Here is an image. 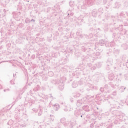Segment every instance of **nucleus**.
<instances>
[{"instance_id":"nucleus-1","label":"nucleus","mask_w":128,"mask_h":128,"mask_svg":"<svg viewBox=\"0 0 128 128\" xmlns=\"http://www.w3.org/2000/svg\"><path fill=\"white\" fill-rule=\"evenodd\" d=\"M94 0H84L83 1V5L80 6L81 10H86V7L92 6V4H94Z\"/></svg>"},{"instance_id":"nucleus-2","label":"nucleus","mask_w":128,"mask_h":128,"mask_svg":"<svg viewBox=\"0 0 128 128\" xmlns=\"http://www.w3.org/2000/svg\"><path fill=\"white\" fill-rule=\"evenodd\" d=\"M110 104L111 106H114V108H120V104H118V102H116L114 100H113L110 102Z\"/></svg>"},{"instance_id":"nucleus-3","label":"nucleus","mask_w":128,"mask_h":128,"mask_svg":"<svg viewBox=\"0 0 128 128\" xmlns=\"http://www.w3.org/2000/svg\"><path fill=\"white\" fill-rule=\"evenodd\" d=\"M105 94H110L112 92V89L110 88L108 84L104 86Z\"/></svg>"},{"instance_id":"nucleus-4","label":"nucleus","mask_w":128,"mask_h":128,"mask_svg":"<svg viewBox=\"0 0 128 128\" xmlns=\"http://www.w3.org/2000/svg\"><path fill=\"white\" fill-rule=\"evenodd\" d=\"M78 84H80V82L74 81L72 84V88H78Z\"/></svg>"},{"instance_id":"nucleus-5","label":"nucleus","mask_w":128,"mask_h":128,"mask_svg":"<svg viewBox=\"0 0 128 128\" xmlns=\"http://www.w3.org/2000/svg\"><path fill=\"white\" fill-rule=\"evenodd\" d=\"M112 60L108 59L106 62L107 66H112Z\"/></svg>"},{"instance_id":"nucleus-6","label":"nucleus","mask_w":128,"mask_h":128,"mask_svg":"<svg viewBox=\"0 0 128 128\" xmlns=\"http://www.w3.org/2000/svg\"><path fill=\"white\" fill-rule=\"evenodd\" d=\"M92 16H94V18H96V16H98V10H96V9H94L92 10Z\"/></svg>"},{"instance_id":"nucleus-7","label":"nucleus","mask_w":128,"mask_h":128,"mask_svg":"<svg viewBox=\"0 0 128 128\" xmlns=\"http://www.w3.org/2000/svg\"><path fill=\"white\" fill-rule=\"evenodd\" d=\"M52 106H54V110H60V104H53Z\"/></svg>"},{"instance_id":"nucleus-8","label":"nucleus","mask_w":128,"mask_h":128,"mask_svg":"<svg viewBox=\"0 0 128 128\" xmlns=\"http://www.w3.org/2000/svg\"><path fill=\"white\" fill-rule=\"evenodd\" d=\"M108 78L110 80H112L114 78V73H111L108 76Z\"/></svg>"},{"instance_id":"nucleus-9","label":"nucleus","mask_w":128,"mask_h":128,"mask_svg":"<svg viewBox=\"0 0 128 128\" xmlns=\"http://www.w3.org/2000/svg\"><path fill=\"white\" fill-rule=\"evenodd\" d=\"M83 110H84V112H90V109H88V106L85 105L82 108Z\"/></svg>"},{"instance_id":"nucleus-10","label":"nucleus","mask_w":128,"mask_h":128,"mask_svg":"<svg viewBox=\"0 0 128 128\" xmlns=\"http://www.w3.org/2000/svg\"><path fill=\"white\" fill-rule=\"evenodd\" d=\"M8 110H10V109H8V108L6 107L1 110L0 112H8Z\"/></svg>"},{"instance_id":"nucleus-11","label":"nucleus","mask_w":128,"mask_h":128,"mask_svg":"<svg viewBox=\"0 0 128 128\" xmlns=\"http://www.w3.org/2000/svg\"><path fill=\"white\" fill-rule=\"evenodd\" d=\"M14 18L17 21L20 20V17L18 16V14H16L14 16Z\"/></svg>"},{"instance_id":"nucleus-12","label":"nucleus","mask_w":128,"mask_h":128,"mask_svg":"<svg viewBox=\"0 0 128 128\" xmlns=\"http://www.w3.org/2000/svg\"><path fill=\"white\" fill-rule=\"evenodd\" d=\"M82 101L80 100H78L77 102H76V106H82Z\"/></svg>"},{"instance_id":"nucleus-13","label":"nucleus","mask_w":128,"mask_h":128,"mask_svg":"<svg viewBox=\"0 0 128 128\" xmlns=\"http://www.w3.org/2000/svg\"><path fill=\"white\" fill-rule=\"evenodd\" d=\"M69 4L71 8H74V2L70 1L69 2Z\"/></svg>"},{"instance_id":"nucleus-14","label":"nucleus","mask_w":128,"mask_h":128,"mask_svg":"<svg viewBox=\"0 0 128 128\" xmlns=\"http://www.w3.org/2000/svg\"><path fill=\"white\" fill-rule=\"evenodd\" d=\"M64 84L63 83L61 84V85L59 86L58 88L60 90H62L64 88Z\"/></svg>"},{"instance_id":"nucleus-15","label":"nucleus","mask_w":128,"mask_h":128,"mask_svg":"<svg viewBox=\"0 0 128 128\" xmlns=\"http://www.w3.org/2000/svg\"><path fill=\"white\" fill-rule=\"evenodd\" d=\"M109 84L113 88H116V87H118V86L116 84H114L112 82H110Z\"/></svg>"},{"instance_id":"nucleus-16","label":"nucleus","mask_w":128,"mask_h":128,"mask_svg":"<svg viewBox=\"0 0 128 128\" xmlns=\"http://www.w3.org/2000/svg\"><path fill=\"white\" fill-rule=\"evenodd\" d=\"M40 90V86H38V85H37L36 86V87H35L34 88V92H36V91H38V90Z\"/></svg>"},{"instance_id":"nucleus-17","label":"nucleus","mask_w":128,"mask_h":128,"mask_svg":"<svg viewBox=\"0 0 128 128\" xmlns=\"http://www.w3.org/2000/svg\"><path fill=\"white\" fill-rule=\"evenodd\" d=\"M99 44H100L101 46H104V41L102 40H100L99 42Z\"/></svg>"},{"instance_id":"nucleus-18","label":"nucleus","mask_w":128,"mask_h":128,"mask_svg":"<svg viewBox=\"0 0 128 128\" xmlns=\"http://www.w3.org/2000/svg\"><path fill=\"white\" fill-rule=\"evenodd\" d=\"M18 26L20 28H24V24L22 23H20L18 24Z\"/></svg>"},{"instance_id":"nucleus-19","label":"nucleus","mask_w":128,"mask_h":128,"mask_svg":"<svg viewBox=\"0 0 128 128\" xmlns=\"http://www.w3.org/2000/svg\"><path fill=\"white\" fill-rule=\"evenodd\" d=\"M25 22L26 24H30V20L28 18H26L25 20Z\"/></svg>"},{"instance_id":"nucleus-20","label":"nucleus","mask_w":128,"mask_h":128,"mask_svg":"<svg viewBox=\"0 0 128 128\" xmlns=\"http://www.w3.org/2000/svg\"><path fill=\"white\" fill-rule=\"evenodd\" d=\"M100 92H106V90L104 89V88H100Z\"/></svg>"},{"instance_id":"nucleus-21","label":"nucleus","mask_w":128,"mask_h":128,"mask_svg":"<svg viewBox=\"0 0 128 128\" xmlns=\"http://www.w3.org/2000/svg\"><path fill=\"white\" fill-rule=\"evenodd\" d=\"M80 94L78 93H77L76 94L74 95V97L75 98H76L80 97Z\"/></svg>"},{"instance_id":"nucleus-22","label":"nucleus","mask_w":128,"mask_h":128,"mask_svg":"<svg viewBox=\"0 0 128 128\" xmlns=\"http://www.w3.org/2000/svg\"><path fill=\"white\" fill-rule=\"evenodd\" d=\"M48 74L50 76H54V72H48Z\"/></svg>"},{"instance_id":"nucleus-23","label":"nucleus","mask_w":128,"mask_h":128,"mask_svg":"<svg viewBox=\"0 0 128 128\" xmlns=\"http://www.w3.org/2000/svg\"><path fill=\"white\" fill-rule=\"evenodd\" d=\"M78 22H84V19H82L80 18H78Z\"/></svg>"},{"instance_id":"nucleus-24","label":"nucleus","mask_w":128,"mask_h":128,"mask_svg":"<svg viewBox=\"0 0 128 128\" xmlns=\"http://www.w3.org/2000/svg\"><path fill=\"white\" fill-rule=\"evenodd\" d=\"M82 50L83 52H86V47L84 46H82Z\"/></svg>"},{"instance_id":"nucleus-25","label":"nucleus","mask_w":128,"mask_h":128,"mask_svg":"<svg viewBox=\"0 0 128 128\" xmlns=\"http://www.w3.org/2000/svg\"><path fill=\"white\" fill-rule=\"evenodd\" d=\"M3 12H4V13L2 14V16H6V10L4 9Z\"/></svg>"},{"instance_id":"nucleus-26","label":"nucleus","mask_w":128,"mask_h":128,"mask_svg":"<svg viewBox=\"0 0 128 128\" xmlns=\"http://www.w3.org/2000/svg\"><path fill=\"white\" fill-rule=\"evenodd\" d=\"M88 36V38H92L94 36V35L92 34L91 33Z\"/></svg>"},{"instance_id":"nucleus-27","label":"nucleus","mask_w":128,"mask_h":128,"mask_svg":"<svg viewBox=\"0 0 128 128\" xmlns=\"http://www.w3.org/2000/svg\"><path fill=\"white\" fill-rule=\"evenodd\" d=\"M124 78L126 80H128V74H126L124 76Z\"/></svg>"},{"instance_id":"nucleus-28","label":"nucleus","mask_w":128,"mask_h":128,"mask_svg":"<svg viewBox=\"0 0 128 128\" xmlns=\"http://www.w3.org/2000/svg\"><path fill=\"white\" fill-rule=\"evenodd\" d=\"M106 70H110V66H106Z\"/></svg>"},{"instance_id":"nucleus-29","label":"nucleus","mask_w":128,"mask_h":128,"mask_svg":"<svg viewBox=\"0 0 128 128\" xmlns=\"http://www.w3.org/2000/svg\"><path fill=\"white\" fill-rule=\"evenodd\" d=\"M124 6H126V8H128V2H124Z\"/></svg>"},{"instance_id":"nucleus-30","label":"nucleus","mask_w":128,"mask_h":128,"mask_svg":"<svg viewBox=\"0 0 128 128\" xmlns=\"http://www.w3.org/2000/svg\"><path fill=\"white\" fill-rule=\"evenodd\" d=\"M50 98H51L52 100H54L56 98H55L52 96V94H50Z\"/></svg>"},{"instance_id":"nucleus-31","label":"nucleus","mask_w":128,"mask_h":128,"mask_svg":"<svg viewBox=\"0 0 128 128\" xmlns=\"http://www.w3.org/2000/svg\"><path fill=\"white\" fill-rule=\"evenodd\" d=\"M10 84H14V82L12 80H10Z\"/></svg>"},{"instance_id":"nucleus-32","label":"nucleus","mask_w":128,"mask_h":128,"mask_svg":"<svg viewBox=\"0 0 128 128\" xmlns=\"http://www.w3.org/2000/svg\"><path fill=\"white\" fill-rule=\"evenodd\" d=\"M94 98V96H87V98Z\"/></svg>"},{"instance_id":"nucleus-33","label":"nucleus","mask_w":128,"mask_h":128,"mask_svg":"<svg viewBox=\"0 0 128 128\" xmlns=\"http://www.w3.org/2000/svg\"><path fill=\"white\" fill-rule=\"evenodd\" d=\"M35 58H36V56L34 54L32 55L31 56V58H32V60H34Z\"/></svg>"},{"instance_id":"nucleus-34","label":"nucleus","mask_w":128,"mask_h":128,"mask_svg":"<svg viewBox=\"0 0 128 128\" xmlns=\"http://www.w3.org/2000/svg\"><path fill=\"white\" fill-rule=\"evenodd\" d=\"M112 96H116V91H114L112 94Z\"/></svg>"},{"instance_id":"nucleus-35","label":"nucleus","mask_w":128,"mask_h":128,"mask_svg":"<svg viewBox=\"0 0 128 128\" xmlns=\"http://www.w3.org/2000/svg\"><path fill=\"white\" fill-rule=\"evenodd\" d=\"M106 2H107L106 0H103V4H106Z\"/></svg>"},{"instance_id":"nucleus-36","label":"nucleus","mask_w":128,"mask_h":128,"mask_svg":"<svg viewBox=\"0 0 128 128\" xmlns=\"http://www.w3.org/2000/svg\"><path fill=\"white\" fill-rule=\"evenodd\" d=\"M98 12H100V11H101V12H102V8L98 9Z\"/></svg>"},{"instance_id":"nucleus-37","label":"nucleus","mask_w":128,"mask_h":128,"mask_svg":"<svg viewBox=\"0 0 128 128\" xmlns=\"http://www.w3.org/2000/svg\"><path fill=\"white\" fill-rule=\"evenodd\" d=\"M98 4H102V0H98Z\"/></svg>"},{"instance_id":"nucleus-38","label":"nucleus","mask_w":128,"mask_h":128,"mask_svg":"<svg viewBox=\"0 0 128 128\" xmlns=\"http://www.w3.org/2000/svg\"><path fill=\"white\" fill-rule=\"evenodd\" d=\"M39 110L40 112H42L43 110H42V108H39Z\"/></svg>"},{"instance_id":"nucleus-39","label":"nucleus","mask_w":128,"mask_h":128,"mask_svg":"<svg viewBox=\"0 0 128 128\" xmlns=\"http://www.w3.org/2000/svg\"><path fill=\"white\" fill-rule=\"evenodd\" d=\"M122 88V90H126V87H124V86H122L121 87V88Z\"/></svg>"},{"instance_id":"nucleus-40","label":"nucleus","mask_w":128,"mask_h":128,"mask_svg":"<svg viewBox=\"0 0 128 128\" xmlns=\"http://www.w3.org/2000/svg\"><path fill=\"white\" fill-rule=\"evenodd\" d=\"M16 76V74H13L14 78H15V76Z\"/></svg>"},{"instance_id":"nucleus-41","label":"nucleus","mask_w":128,"mask_h":128,"mask_svg":"<svg viewBox=\"0 0 128 128\" xmlns=\"http://www.w3.org/2000/svg\"><path fill=\"white\" fill-rule=\"evenodd\" d=\"M97 64H100V66H98V68H100V66H101V64H100V63H98Z\"/></svg>"},{"instance_id":"nucleus-42","label":"nucleus","mask_w":128,"mask_h":128,"mask_svg":"<svg viewBox=\"0 0 128 128\" xmlns=\"http://www.w3.org/2000/svg\"><path fill=\"white\" fill-rule=\"evenodd\" d=\"M6 91L8 92H10V90L8 88H6Z\"/></svg>"},{"instance_id":"nucleus-43","label":"nucleus","mask_w":128,"mask_h":128,"mask_svg":"<svg viewBox=\"0 0 128 128\" xmlns=\"http://www.w3.org/2000/svg\"><path fill=\"white\" fill-rule=\"evenodd\" d=\"M30 22H34L35 20H34L32 19V20H30Z\"/></svg>"},{"instance_id":"nucleus-44","label":"nucleus","mask_w":128,"mask_h":128,"mask_svg":"<svg viewBox=\"0 0 128 128\" xmlns=\"http://www.w3.org/2000/svg\"><path fill=\"white\" fill-rule=\"evenodd\" d=\"M64 112H68V108H66L64 109Z\"/></svg>"},{"instance_id":"nucleus-45","label":"nucleus","mask_w":128,"mask_h":128,"mask_svg":"<svg viewBox=\"0 0 128 128\" xmlns=\"http://www.w3.org/2000/svg\"><path fill=\"white\" fill-rule=\"evenodd\" d=\"M42 98H43L44 100V98H46V96H42Z\"/></svg>"},{"instance_id":"nucleus-46","label":"nucleus","mask_w":128,"mask_h":128,"mask_svg":"<svg viewBox=\"0 0 128 128\" xmlns=\"http://www.w3.org/2000/svg\"><path fill=\"white\" fill-rule=\"evenodd\" d=\"M78 10H80V6H78Z\"/></svg>"},{"instance_id":"nucleus-47","label":"nucleus","mask_w":128,"mask_h":128,"mask_svg":"<svg viewBox=\"0 0 128 128\" xmlns=\"http://www.w3.org/2000/svg\"><path fill=\"white\" fill-rule=\"evenodd\" d=\"M70 16H74V13L73 12H71L70 14Z\"/></svg>"},{"instance_id":"nucleus-48","label":"nucleus","mask_w":128,"mask_h":128,"mask_svg":"<svg viewBox=\"0 0 128 128\" xmlns=\"http://www.w3.org/2000/svg\"><path fill=\"white\" fill-rule=\"evenodd\" d=\"M116 36V34H115V33H114V34H113V36H114H114Z\"/></svg>"},{"instance_id":"nucleus-49","label":"nucleus","mask_w":128,"mask_h":128,"mask_svg":"<svg viewBox=\"0 0 128 128\" xmlns=\"http://www.w3.org/2000/svg\"><path fill=\"white\" fill-rule=\"evenodd\" d=\"M94 76H96V77L98 76H98H100L96 74V75Z\"/></svg>"},{"instance_id":"nucleus-50","label":"nucleus","mask_w":128,"mask_h":128,"mask_svg":"<svg viewBox=\"0 0 128 128\" xmlns=\"http://www.w3.org/2000/svg\"><path fill=\"white\" fill-rule=\"evenodd\" d=\"M4 92H6V89H4Z\"/></svg>"},{"instance_id":"nucleus-51","label":"nucleus","mask_w":128,"mask_h":128,"mask_svg":"<svg viewBox=\"0 0 128 128\" xmlns=\"http://www.w3.org/2000/svg\"><path fill=\"white\" fill-rule=\"evenodd\" d=\"M86 90H87V92H90V89L87 88V89H86Z\"/></svg>"},{"instance_id":"nucleus-52","label":"nucleus","mask_w":128,"mask_h":128,"mask_svg":"<svg viewBox=\"0 0 128 128\" xmlns=\"http://www.w3.org/2000/svg\"><path fill=\"white\" fill-rule=\"evenodd\" d=\"M110 112H114V110H112V109H110Z\"/></svg>"},{"instance_id":"nucleus-53","label":"nucleus","mask_w":128,"mask_h":128,"mask_svg":"<svg viewBox=\"0 0 128 128\" xmlns=\"http://www.w3.org/2000/svg\"><path fill=\"white\" fill-rule=\"evenodd\" d=\"M117 54H118V50H116Z\"/></svg>"},{"instance_id":"nucleus-54","label":"nucleus","mask_w":128,"mask_h":128,"mask_svg":"<svg viewBox=\"0 0 128 128\" xmlns=\"http://www.w3.org/2000/svg\"><path fill=\"white\" fill-rule=\"evenodd\" d=\"M126 102H127L126 104L127 106H128V100Z\"/></svg>"},{"instance_id":"nucleus-55","label":"nucleus","mask_w":128,"mask_h":128,"mask_svg":"<svg viewBox=\"0 0 128 128\" xmlns=\"http://www.w3.org/2000/svg\"><path fill=\"white\" fill-rule=\"evenodd\" d=\"M93 70H96V67H94Z\"/></svg>"},{"instance_id":"nucleus-56","label":"nucleus","mask_w":128,"mask_h":128,"mask_svg":"<svg viewBox=\"0 0 128 128\" xmlns=\"http://www.w3.org/2000/svg\"><path fill=\"white\" fill-rule=\"evenodd\" d=\"M48 97L50 98V94H48Z\"/></svg>"},{"instance_id":"nucleus-57","label":"nucleus","mask_w":128,"mask_h":128,"mask_svg":"<svg viewBox=\"0 0 128 128\" xmlns=\"http://www.w3.org/2000/svg\"><path fill=\"white\" fill-rule=\"evenodd\" d=\"M126 16H128V13H126Z\"/></svg>"},{"instance_id":"nucleus-58","label":"nucleus","mask_w":128,"mask_h":128,"mask_svg":"<svg viewBox=\"0 0 128 128\" xmlns=\"http://www.w3.org/2000/svg\"><path fill=\"white\" fill-rule=\"evenodd\" d=\"M61 104H64V102L61 103Z\"/></svg>"},{"instance_id":"nucleus-59","label":"nucleus","mask_w":128,"mask_h":128,"mask_svg":"<svg viewBox=\"0 0 128 128\" xmlns=\"http://www.w3.org/2000/svg\"><path fill=\"white\" fill-rule=\"evenodd\" d=\"M120 76H122V74H120Z\"/></svg>"},{"instance_id":"nucleus-60","label":"nucleus","mask_w":128,"mask_h":128,"mask_svg":"<svg viewBox=\"0 0 128 128\" xmlns=\"http://www.w3.org/2000/svg\"><path fill=\"white\" fill-rule=\"evenodd\" d=\"M68 16H70V14H68Z\"/></svg>"},{"instance_id":"nucleus-61","label":"nucleus","mask_w":128,"mask_h":128,"mask_svg":"<svg viewBox=\"0 0 128 128\" xmlns=\"http://www.w3.org/2000/svg\"><path fill=\"white\" fill-rule=\"evenodd\" d=\"M81 118H82V115L81 116Z\"/></svg>"},{"instance_id":"nucleus-62","label":"nucleus","mask_w":128,"mask_h":128,"mask_svg":"<svg viewBox=\"0 0 128 128\" xmlns=\"http://www.w3.org/2000/svg\"><path fill=\"white\" fill-rule=\"evenodd\" d=\"M97 110H98V108H97Z\"/></svg>"},{"instance_id":"nucleus-63","label":"nucleus","mask_w":128,"mask_h":128,"mask_svg":"<svg viewBox=\"0 0 128 128\" xmlns=\"http://www.w3.org/2000/svg\"><path fill=\"white\" fill-rule=\"evenodd\" d=\"M38 116H40V113H38Z\"/></svg>"},{"instance_id":"nucleus-64","label":"nucleus","mask_w":128,"mask_h":128,"mask_svg":"<svg viewBox=\"0 0 128 128\" xmlns=\"http://www.w3.org/2000/svg\"><path fill=\"white\" fill-rule=\"evenodd\" d=\"M18 100H16V101H17Z\"/></svg>"}]
</instances>
